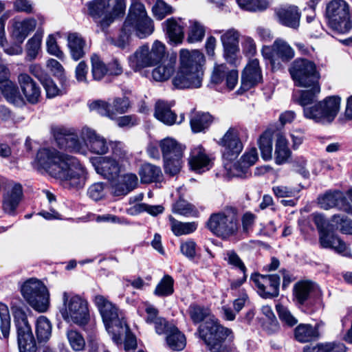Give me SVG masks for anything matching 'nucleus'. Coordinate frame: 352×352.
I'll return each mask as SVG.
<instances>
[{
	"label": "nucleus",
	"instance_id": "nucleus-1",
	"mask_svg": "<svg viewBox=\"0 0 352 352\" xmlns=\"http://www.w3.org/2000/svg\"><path fill=\"white\" fill-rule=\"evenodd\" d=\"M36 162L39 169L65 182V186L79 189L85 184L87 171L75 157L60 154L55 149L43 148L36 153Z\"/></svg>",
	"mask_w": 352,
	"mask_h": 352
},
{
	"label": "nucleus",
	"instance_id": "nucleus-2",
	"mask_svg": "<svg viewBox=\"0 0 352 352\" xmlns=\"http://www.w3.org/2000/svg\"><path fill=\"white\" fill-rule=\"evenodd\" d=\"M188 313L195 324L204 320L198 328L199 338L203 340L210 352H231L234 334L231 329L221 325L211 314L208 307L191 304Z\"/></svg>",
	"mask_w": 352,
	"mask_h": 352
},
{
	"label": "nucleus",
	"instance_id": "nucleus-3",
	"mask_svg": "<svg viewBox=\"0 0 352 352\" xmlns=\"http://www.w3.org/2000/svg\"><path fill=\"white\" fill-rule=\"evenodd\" d=\"M102 317L106 330L117 344L124 342V349H132V333L124 312L102 295H96L93 300Z\"/></svg>",
	"mask_w": 352,
	"mask_h": 352
},
{
	"label": "nucleus",
	"instance_id": "nucleus-4",
	"mask_svg": "<svg viewBox=\"0 0 352 352\" xmlns=\"http://www.w3.org/2000/svg\"><path fill=\"white\" fill-rule=\"evenodd\" d=\"M62 300L59 313L64 321L73 323L85 331L92 329L94 325L91 322L88 301L85 298L72 292H64Z\"/></svg>",
	"mask_w": 352,
	"mask_h": 352
},
{
	"label": "nucleus",
	"instance_id": "nucleus-5",
	"mask_svg": "<svg viewBox=\"0 0 352 352\" xmlns=\"http://www.w3.org/2000/svg\"><path fill=\"white\" fill-rule=\"evenodd\" d=\"M206 226L217 237L227 240L235 236L240 228V219L236 208L226 207L210 214Z\"/></svg>",
	"mask_w": 352,
	"mask_h": 352
},
{
	"label": "nucleus",
	"instance_id": "nucleus-6",
	"mask_svg": "<svg viewBox=\"0 0 352 352\" xmlns=\"http://www.w3.org/2000/svg\"><path fill=\"white\" fill-rule=\"evenodd\" d=\"M10 308L19 352H36V339L28 318V313L31 311L25 306L16 305H12Z\"/></svg>",
	"mask_w": 352,
	"mask_h": 352
},
{
	"label": "nucleus",
	"instance_id": "nucleus-7",
	"mask_svg": "<svg viewBox=\"0 0 352 352\" xmlns=\"http://www.w3.org/2000/svg\"><path fill=\"white\" fill-rule=\"evenodd\" d=\"M329 26L339 33H346L352 28V14L344 0H332L326 7Z\"/></svg>",
	"mask_w": 352,
	"mask_h": 352
},
{
	"label": "nucleus",
	"instance_id": "nucleus-8",
	"mask_svg": "<svg viewBox=\"0 0 352 352\" xmlns=\"http://www.w3.org/2000/svg\"><path fill=\"white\" fill-rule=\"evenodd\" d=\"M340 104L339 96H328L312 107L305 108L304 116L317 123L330 124L338 114Z\"/></svg>",
	"mask_w": 352,
	"mask_h": 352
},
{
	"label": "nucleus",
	"instance_id": "nucleus-9",
	"mask_svg": "<svg viewBox=\"0 0 352 352\" xmlns=\"http://www.w3.org/2000/svg\"><path fill=\"white\" fill-rule=\"evenodd\" d=\"M21 292L24 299L34 309L41 313L47 310L50 294L46 286L41 280L30 278L23 284Z\"/></svg>",
	"mask_w": 352,
	"mask_h": 352
},
{
	"label": "nucleus",
	"instance_id": "nucleus-10",
	"mask_svg": "<svg viewBox=\"0 0 352 352\" xmlns=\"http://www.w3.org/2000/svg\"><path fill=\"white\" fill-rule=\"evenodd\" d=\"M294 85L298 87H309L310 85L318 83L320 74L316 64L305 58H297L289 69Z\"/></svg>",
	"mask_w": 352,
	"mask_h": 352
},
{
	"label": "nucleus",
	"instance_id": "nucleus-11",
	"mask_svg": "<svg viewBox=\"0 0 352 352\" xmlns=\"http://www.w3.org/2000/svg\"><path fill=\"white\" fill-rule=\"evenodd\" d=\"M166 56V45L160 41H155L149 50L147 45H142L135 52L137 68L151 67L163 61Z\"/></svg>",
	"mask_w": 352,
	"mask_h": 352
},
{
	"label": "nucleus",
	"instance_id": "nucleus-12",
	"mask_svg": "<svg viewBox=\"0 0 352 352\" xmlns=\"http://www.w3.org/2000/svg\"><path fill=\"white\" fill-rule=\"evenodd\" d=\"M155 30L153 19L148 15L141 0H133V34L140 39L151 36Z\"/></svg>",
	"mask_w": 352,
	"mask_h": 352
},
{
	"label": "nucleus",
	"instance_id": "nucleus-13",
	"mask_svg": "<svg viewBox=\"0 0 352 352\" xmlns=\"http://www.w3.org/2000/svg\"><path fill=\"white\" fill-rule=\"evenodd\" d=\"M52 132L60 149L78 153L84 152L83 144L77 135L70 133L68 129L63 126L53 128Z\"/></svg>",
	"mask_w": 352,
	"mask_h": 352
},
{
	"label": "nucleus",
	"instance_id": "nucleus-14",
	"mask_svg": "<svg viewBox=\"0 0 352 352\" xmlns=\"http://www.w3.org/2000/svg\"><path fill=\"white\" fill-rule=\"evenodd\" d=\"M216 34H221V41L223 47V56L227 62L231 64L236 63L239 52L240 33L238 30L231 28L225 32L216 30Z\"/></svg>",
	"mask_w": 352,
	"mask_h": 352
},
{
	"label": "nucleus",
	"instance_id": "nucleus-15",
	"mask_svg": "<svg viewBox=\"0 0 352 352\" xmlns=\"http://www.w3.org/2000/svg\"><path fill=\"white\" fill-rule=\"evenodd\" d=\"M219 144L223 148V155L228 160H234L243 150L239 130L230 127L221 138Z\"/></svg>",
	"mask_w": 352,
	"mask_h": 352
},
{
	"label": "nucleus",
	"instance_id": "nucleus-16",
	"mask_svg": "<svg viewBox=\"0 0 352 352\" xmlns=\"http://www.w3.org/2000/svg\"><path fill=\"white\" fill-rule=\"evenodd\" d=\"M251 279L258 289L260 296L263 298H274L279 294L280 277L276 274H253Z\"/></svg>",
	"mask_w": 352,
	"mask_h": 352
},
{
	"label": "nucleus",
	"instance_id": "nucleus-17",
	"mask_svg": "<svg viewBox=\"0 0 352 352\" xmlns=\"http://www.w3.org/2000/svg\"><path fill=\"white\" fill-rule=\"evenodd\" d=\"M294 56V50L284 40L276 39L270 52V63L273 69H278L280 67L282 63H287Z\"/></svg>",
	"mask_w": 352,
	"mask_h": 352
},
{
	"label": "nucleus",
	"instance_id": "nucleus-18",
	"mask_svg": "<svg viewBox=\"0 0 352 352\" xmlns=\"http://www.w3.org/2000/svg\"><path fill=\"white\" fill-rule=\"evenodd\" d=\"M82 135L89 151L94 154L104 155L109 149L110 142L97 133L94 130L84 127L82 129Z\"/></svg>",
	"mask_w": 352,
	"mask_h": 352
},
{
	"label": "nucleus",
	"instance_id": "nucleus-19",
	"mask_svg": "<svg viewBox=\"0 0 352 352\" xmlns=\"http://www.w3.org/2000/svg\"><path fill=\"white\" fill-rule=\"evenodd\" d=\"M318 204L320 208L328 210L333 207L352 214V207L347 202L344 195L341 191L327 192L318 197Z\"/></svg>",
	"mask_w": 352,
	"mask_h": 352
},
{
	"label": "nucleus",
	"instance_id": "nucleus-20",
	"mask_svg": "<svg viewBox=\"0 0 352 352\" xmlns=\"http://www.w3.org/2000/svg\"><path fill=\"white\" fill-rule=\"evenodd\" d=\"M180 67L190 72L201 73L203 76L202 65L205 62L204 54L198 50L189 51L183 49L180 51Z\"/></svg>",
	"mask_w": 352,
	"mask_h": 352
},
{
	"label": "nucleus",
	"instance_id": "nucleus-21",
	"mask_svg": "<svg viewBox=\"0 0 352 352\" xmlns=\"http://www.w3.org/2000/svg\"><path fill=\"white\" fill-rule=\"evenodd\" d=\"M319 243L322 248H329L344 256H351V252L349 247L337 235L329 230L321 232L319 234Z\"/></svg>",
	"mask_w": 352,
	"mask_h": 352
},
{
	"label": "nucleus",
	"instance_id": "nucleus-22",
	"mask_svg": "<svg viewBox=\"0 0 352 352\" xmlns=\"http://www.w3.org/2000/svg\"><path fill=\"white\" fill-rule=\"evenodd\" d=\"M202 78L201 73L190 72V70L179 67L173 79V84L177 89L199 88L201 86Z\"/></svg>",
	"mask_w": 352,
	"mask_h": 352
},
{
	"label": "nucleus",
	"instance_id": "nucleus-23",
	"mask_svg": "<svg viewBox=\"0 0 352 352\" xmlns=\"http://www.w3.org/2000/svg\"><path fill=\"white\" fill-rule=\"evenodd\" d=\"M18 80L27 101L32 104L39 102L41 92L38 84L27 74H21Z\"/></svg>",
	"mask_w": 352,
	"mask_h": 352
},
{
	"label": "nucleus",
	"instance_id": "nucleus-24",
	"mask_svg": "<svg viewBox=\"0 0 352 352\" xmlns=\"http://www.w3.org/2000/svg\"><path fill=\"white\" fill-rule=\"evenodd\" d=\"M173 104V102L157 100L155 105L154 116L166 125L182 123L184 120V115L181 114L180 119L177 121L176 114L171 110Z\"/></svg>",
	"mask_w": 352,
	"mask_h": 352
},
{
	"label": "nucleus",
	"instance_id": "nucleus-25",
	"mask_svg": "<svg viewBox=\"0 0 352 352\" xmlns=\"http://www.w3.org/2000/svg\"><path fill=\"white\" fill-rule=\"evenodd\" d=\"M188 163L191 169L199 173L209 170L212 164L211 159L201 145L192 149Z\"/></svg>",
	"mask_w": 352,
	"mask_h": 352
},
{
	"label": "nucleus",
	"instance_id": "nucleus-26",
	"mask_svg": "<svg viewBox=\"0 0 352 352\" xmlns=\"http://www.w3.org/2000/svg\"><path fill=\"white\" fill-rule=\"evenodd\" d=\"M132 36V3L128 10V14L120 30L118 37H110L109 42L121 49H124L131 44Z\"/></svg>",
	"mask_w": 352,
	"mask_h": 352
},
{
	"label": "nucleus",
	"instance_id": "nucleus-27",
	"mask_svg": "<svg viewBox=\"0 0 352 352\" xmlns=\"http://www.w3.org/2000/svg\"><path fill=\"white\" fill-rule=\"evenodd\" d=\"M262 80L261 70L257 59L249 61L242 74L241 81L244 89H249Z\"/></svg>",
	"mask_w": 352,
	"mask_h": 352
},
{
	"label": "nucleus",
	"instance_id": "nucleus-28",
	"mask_svg": "<svg viewBox=\"0 0 352 352\" xmlns=\"http://www.w3.org/2000/svg\"><path fill=\"white\" fill-rule=\"evenodd\" d=\"M67 46L72 58L79 60L86 54L87 42L85 38L78 32H70L67 34Z\"/></svg>",
	"mask_w": 352,
	"mask_h": 352
},
{
	"label": "nucleus",
	"instance_id": "nucleus-29",
	"mask_svg": "<svg viewBox=\"0 0 352 352\" xmlns=\"http://www.w3.org/2000/svg\"><path fill=\"white\" fill-rule=\"evenodd\" d=\"M276 15L282 25L294 29L298 28L300 14L297 7L288 6L280 8L276 10Z\"/></svg>",
	"mask_w": 352,
	"mask_h": 352
},
{
	"label": "nucleus",
	"instance_id": "nucleus-30",
	"mask_svg": "<svg viewBox=\"0 0 352 352\" xmlns=\"http://www.w3.org/2000/svg\"><path fill=\"white\" fill-rule=\"evenodd\" d=\"M177 62L176 55H171L161 63L152 72L153 78L157 82H164L168 80L174 74Z\"/></svg>",
	"mask_w": 352,
	"mask_h": 352
},
{
	"label": "nucleus",
	"instance_id": "nucleus-31",
	"mask_svg": "<svg viewBox=\"0 0 352 352\" xmlns=\"http://www.w3.org/2000/svg\"><path fill=\"white\" fill-rule=\"evenodd\" d=\"M36 26V19L31 18L22 21H16L12 25L11 36L15 42L21 44L28 34L34 30Z\"/></svg>",
	"mask_w": 352,
	"mask_h": 352
},
{
	"label": "nucleus",
	"instance_id": "nucleus-32",
	"mask_svg": "<svg viewBox=\"0 0 352 352\" xmlns=\"http://www.w3.org/2000/svg\"><path fill=\"white\" fill-rule=\"evenodd\" d=\"M96 169L98 173L109 182L118 177L122 171V168L119 166L118 162L109 157H102Z\"/></svg>",
	"mask_w": 352,
	"mask_h": 352
},
{
	"label": "nucleus",
	"instance_id": "nucleus-33",
	"mask_svg": "<svg viewBox=\"0 0 352 352\" xmlns=\"http://www.w3.org/2000/svg\"><path fill=\"white\" fill-rule=\"evenodd\" d=\"M214 118L208 112L193 110L190 114V124L194 133L204 132L213 122Z\"/></svg>",
	"mask_w": 352,
	"mask_h": 352
},
{
	"label": "nucleus",
	"instance_id": "nucleus-34",
	"mask_svg": "<svg viewBox=\"0 0 352 352\" xmlns=\"http://www.w3.org/2000/svg\"><path fill=\"white\" fill-rule=\"evenodd\" d=\"M126 11V0H116L111 12H108L99 21V27L104 32H107L109 26L117 19L122 18Z\"/></svg>",
	"mask_w": 352,
	"mask_h": 352
},
{
	"label": "nucleus",
	"instance_id": "nucleus-35",
	"mask_svg": "<svg viewBox=\"0 0 352 352\" xmlns=\"http://www.w3.org/2000/svg\"><path fill=\"white\" fill-rule=\"evenodd\" d=\"M159 146L163 158L183 157L186 148L184 145H182L172 138H166L162 140L159 143Z\"/></svg>",
	"mask_w": 352,
	"mask_h": 352
},
{
	"label": "nucleus",
	"instance_id": "nucleus-36",
	"mask_svg": "<svg viewBox=\"0 0 352 352\" xmlns=\"http://www.w3.org/2000/svg\"><path fill=\"white\" fill-rule=\"evenodd\" d=\"M23 195V188L20 184H16L8 192L3 201V208L9 214H14Z\"/></svg>",
	"mask_w": 352,
	"mask_h": 352
},
{
	"label": "nucleus",
	"instance_id": "nucleus-37",
	"mask_svg": "<svg viewBox=\"0 0 352 352\" xmlns=\"http://www.w3.org/2000/svg\"><path fill=\"white\" fill-rule=\"evenodd\" d=\"M110 184L113 196H124L132 190V173L120 175Z\"/></svg>",
	"mask_w": 352,
	"mask_h": 352
},
{
	"label": "nucleus",
	"instance_id": "nucleus-38",
	"mask_svg": "<svg viewBox=\"0 0 352 352\" xmlns=\"http://www.w3.org/2000/svg\"><path fill=\"white\" fill-rule=\"evenodd\" d=\"M181 19L171 17L163 23L164 28L170 41L178 44L181 43L184 37V29L179 24Z\"/></svg>",
	"mask_w": 352,
	"mask_h": 352
},
{
	"label": "nucleus",
	"instance_id": "nucleus-39",
	"mask_svg": "<svg viewBox=\"0 0 352 352\" xmlns=\"http://www.w3.org/2000/svg\"><path fill=\"white\" fill-rule=\"evenodd\" d=\"M320 336L318 326L309 324H300L294 329V338L300 342L316 340Z\"/></svg>",
	"mask_w": 352,
	"mask_h": 352
},
{
	"label": "nucleus",
	"instance_id": "nucleus-40",
	"mask_svg": "<svg viewBox=\"0 0 352 352\" xmlns=\"http://www.w3.org/2000/svg\"><path fill=\"white\" fill-rule=\"evenodd\" d=\"M141 182L148 184L161 181L163 175L160 167L151 164H144L138 171Z\"/></svg>",
	"mask_w": 352,
	"mask_h": 352
},
{
	"label": "nucleus",
	"instance_id": "nucleus-41",
	"mask_svg": "<svg viewBox=\"0 0 352 352\" xmlns=\"http://www.w3.org/2000/svg\"><path fill=\"white\" fill-rule=\"evenodd\" d=\"M110 0H93L87 3L88 14L99 26L102 17L108 13Z\"/></svg>",
	"mask_w": 352,
	"mask_h": 352
},
{
	"label": "nucleus",
	"instance_id": "nucleus-42",
	"mask_svg": "<svg viewBox=\"0 0 352 352\" xmlns=\"http://www.w3.org/2000/svg\"><path fill=\"white\" fill-rule=\"evenodd\" d=\"M315 285L310 281H300L294 286V300L300 305H304L314 291Z\"/></svg>",
	"mask_w": 352,
	"mask_h": 352
},
{
	"label": "nucleus",
	"instance_id": "nucleus-43",
	"mask_svg": "<svg viewBox=\"0 0 352 352\" xmlns=\"http://www.w3.org/2000/svg\"><path fill=\"white\" fill-rule=\"evenodd\" d=\"M291 151L285 137L282 135L277 136L275 143L274 160L276 164L285 163L291 156Z\"/></svg>",
	"mask_w": 352,
	"mask_h": 352
},
{
	"label": "nucleus",
	"instance_id": "nucleus-44",
	"mask_svg": "<svg viewBox=\"0 0 352 352\" xmlns=\"http://www.w3.org/2000/svg\"><path fill=\"white\" fill-rule=\"evenodd\" d=\"M0 90L8 102L18 106L25 103L18 86L12 81L8 82V83L5 85H2Z\"/></svg>",
	"mask_w": 352,
	"mask_h": 352
},
{
	"label": "nucleus",
	"instance_id": "nucleus-45",
	"mask_svg": "<svg viewBox=\"0 0 352 352\" xmlns=\"http://www.w3.org/2000/svg\"><path fill=\"white\" fill-rule=\"evenodd\" d=\"M35 331L38 342H46L50 340L52 336V324L47 317L41 316L36 319Z\"/></svg>",
	"mask_w": 352,
	"mask_h": 352
},
{
	"label": "nucleus",
	"instance_id": "nucleus-46",
	"mask_svg": "<svg viewBox=\"0 0 352 352\" xmlns=\"http://www.w3.org/2000/svg\"><path fill=\"white\" fill-rule=\"evenodd\" d=\"M66 338L69 344L74 352H82L86 348V342L83 335L76 329H68Z\"/></svg>",
	"mask_w": 352,
	"mask_h": 352
},
{
	"label": "nucleus",
	"instance_id": "nucleus-47",
	"mask_svg": "<svg viewBox=\"0 0 352 352\" xmlns=\"http://www.w3.org/2000/svg\"><path fill=\"white\" fill-rule=\"evenodd\" d=\"M166 342L168 346L173 351H181L186 346V338L177 328L170 327V331L167 333Z\"/></svg>",
	"mask_w": 352,
	"mask_h": 352
},
{
	"label": "nucleus",
	"instance_id": "nucleus-48",
	"mask_svg": "<svg viewBox=\"0 0 352 352\" xmlns=\"http://www.w3.org/2000/svg\"><path fill=\"white\" fill-rule=\"evenodd\" d=\"M308 89L301 91L300 96L298 99V102L303 107V111L305 108L311 107V104L316 100L318 94L320 92V87L319 83L310 85Z\"/></svg>",
	"mask_w": 352,
	"mask_h": 352
},
{
	"label": "nucleus",
	"instance_id": "nucleus-49",
	"mask_svg": "<svg viewBox=\"0 0 352 352\" xmlns=\"http://www.w3.org/2000/svg\"><path fill=\"white\" fill-rule=\"evenodd\" d=\"M188 30L187 41L193 43L201 41L205 36L206 28L204 25L198 21L190 20Z\"/></svg>",
	"mask_w": 352,
	"mask_h": 352
},
{
	"label": "nucleus",
	"instance_id": "nucleus-50",
	"mask_svg": "<svg viewBox=\"0 0 352 352\" xmlns=\"http://www.w3.org/2000/svg\"><path fill=\"white\" fill-rule=\"evenodd\" d=\"M91 74L93 79L100 81L104 78L107 74V65L101 60L100 57L94 54L91 57Z\"/></svg>",
	"mask_w": 352,
	"mask_h": 352
},
{
	"label": "nucleus",
	"instance_id": "nucleus-51",
	"mask_svg": "<svg viewBox=\"0 0 352 352\" xmlns=\"http://www.w3.org/2000/svg\"><path fill=\"white\" fill-rule=\"evenodd\" d=\"M174 280L173 278L166 274L161 279L157 285L154 294L160 297H166L170 296L174 292Z\"/></svg>",
	"mask_w": 352,
	"mask_h": 352
},
{
	"label": "nucleus",
	"instance_id": "nucleus-52",
	"mask_svg": "<svg viewBox=\"0 0 352 352\" xmlns=\"http://www.w3.org/2000/svg\"><path fill=\"white\" fill-rule=\"evenodd\" d=\"M171 230L176 236L188 234L192 233L197 229V224L195 222L182 223L177 221L173 217H169Z\"/></svg>",
	"mask_w": 352,
	"mask_h": 352
},
{
	"label": "nucleus",
	"instance_id": "nucleus-53",
	"mask_svg": "<svg viewBox=\"0 0 352 352\" xmlns=\"http://www.w3.org/2000/svg\"><path fill=\"white\" fill-rule=\"evenodd\" d=\"M258 147L261 150V156L263 160H269L272 157V137L270 132H264L258 141Z\"/></svg>",
	"mask_w": 352,
	"mask_h": 352
},
{
	"label": "nucleus",
	"instance_id": "nucleus-54",
	"mask_svg": "<svg viewBox=\"0 0 352 352\" xmlns=\"http://www.w3.org/2000/svg\"><path fill=\"white\" fill-rule=\"evenodd\" d=\"M346 346L340 342H327L305 348L304 352H345Z\"/></svg>",
	"mask_w": 352,
	"mask_h": 352
},
{
	"label": "nucleus",
	"instance_id": "nucleus-55",
	"mask_svg": "<svg viewBox=\"0 0 352 352\" xmlns=\"http://www.w3.org/2000/svg\"><path fill=\"white\" fill-rule=\"evenodd\" d=\"M239 6L246 11L261 12L269 8L270 3L267 0H236Z\"/></svg>",
	"mask_w": 352,
	"mask_h": 352
},
{
	"label": "nucleus",
	"instance_id": "nucleus-56",
	"mask_svg": "<svg viewBox=\"0 0 352 352\" xmlns=\"http://www.w3.org/2000/svg\"><path fill=\"white\" fill-rule=\"evenodd\" d=\"M43 31L37 30L27 43V58L32 60L36 58L41 47Z\"/></svg>",
	"mask_w": 352,
	"mask_h": 352
},
{
	"label": "nucleus",
	"instance_id": "nucleus-57",
	"mask_svg": "<svg viewBox=\"0 0 352 352\" xmlns=\"http://www.w3.org/2000/svg\"><path fill=\"white\" fill-rule=\"evenodd\" d=\"M0 329L4 338H8L10 331V316L8 306L0 302Z\"/></svg>",
	"mask_w": 352,
	"mask_h": 352
},
{
	"label": "nucleus",
	"instance_id": "nucleus-58",
	"mask_svg": "<svg viewBox=\"0 0 352 352\" xmlns=\"http://www.w3.org/2000/svg\"><path fill=\"white\" fill-rule=\"evenodd\" d=\"M226 168L228 177H247L251 175L249 170L250 168L242 163L241 160L229 167L228 164H227Z\"/></svg>",
	"mask_w": 352,
	"mask_h": 352
},
{
	"label": "nucleus",
	"instance_id": "nucleus-59",
	"mask_svg": "<svg viewBox=\"0 0 352 352\" xmlns=\"http://www.w3.org/2000/svg\"><path fill=\"white\" fill-rule=\"evenodd\" d=\"M173 212L186 217L197 216L196 208L184 199H179L173 206Z\"/></svg>",
	"mask_w": 352,
	"mask_h": 352
},
{
	"label": "nucleus",
	"instance_id": "nucleus-60",
	"mask_svg": "<svg viewBox=\"0 0 352 352\" xmlns=\"http://www.w3.org/2000/svg\"><path fill=\"white\" fill-rule=\"evenodd\" d=\"M175 9L163 0H157L153 6L152 11L157 20H162L166 16L174 12Z\"/></svg>",
	"mask_w": 352,
	"mask_h": 352
},
{
	"label": "nucleus",
	"instance_id": "nucleus-61",
	"mask_svg": "<svg viewBox=\"0 0 352 352\" xmlns=\"http://www.w3.org/2000/svg\"><path fill=\"white\" fill-rule=\"evenodd\" d=\"M182 158H163L164 172L170 176H174L179 173L182 168Z\"/></svg>",
	"mask_w": 352,
	"mask_h": 352
},
{
	"label": "nucleus",
	"instance_id": "nucleus-62",
	"mask_svg": "<svg viewBox=\"0 0 352 352\" xmlns=\"http://www.w3.org/2000/svg\"><path fill=\"white\" fill-rule=\"evenodd\" d=\"M276 309L280 320L286 325L293 327L297 324V318L291 313L287 307L281 304H277Z\"/></svg>",
	"mask_w": 352,
	"mask_h": 352
},
{
	"label": "nucleus",
	"instance_id": "nucleus-63",
	"mask_svg": "<svg viewBox=\"0 0 352 352\" xmlns=\"http://www.w3.org/2000/svg\"><path fill=\"white\" fill-rule=\"evenodd\" d=\"M131 101L128 97L115 98L111 102L113 117L115 118L118 114L126 113L130 107Z\"/></svg>",
	"mask_w": 352,
	"mask_h": 352
},
{
	"label": "nucleus",
	"instance_id": "nucleus-64",
	"mask_svg": "<svg viewBox=\"0 0 352 352\" xmlns=\"http://www.w3.org/2000/svg\"><path fill=\"white\" fill-rule=\"evenodd\" d=\"M331 221L335 224L337 228L346 234H352V221L344 218L340 214H335L331 218Z\"/></svg>",
	"mask_w": 352,
	"mask_h": 352
}]
</instances>
